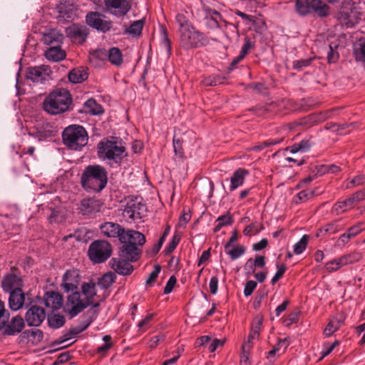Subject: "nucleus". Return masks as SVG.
Segmentation results:
<instances>
[{"instance_id":"1","label":"nucleus","mask_w":365,"mask_h":365,"mask_svg":"<svg viewBox=\"0 0 365 365\" xmlns=\"http://www.w3.org/2000/svg\"><path fill=\"white\" fill-rule=\"evenodd\" d=\"M107 175L104 167L100 165H88L81 174V186L87 192H99L107 185Z\"/></svg>"},{"instance_id":"2","label":"nucleus","mask_w":365,"mask_h":365,"mask_svg":"<svg viewBox=\"0 0 365 365\" xmlns=\"http://www.w3.org/2000/svg\"><path fill=\"white\" fill-rule=\"evenodd\" d=\"M71 104L72 97L70 92L65 88H58L46 97L43 108L49 114L58 115L67 111Z\"/></svg>"},{"instance_id":"3","label":"nucleus","mask_w":365,"mask_h":365,"mask_svg":"<svg viewBox=\"0 0 365 365\" xmlns=\"http://www.w3.org/2000/svg\"><path fill=\"white\" fill-rule=\"evenodd\" d=\"M62 140L68 148L78 150L88 143V136L83 126L79 125H71L63 130L62 133Z\"/></svg>"},{"instance_id":"4","label":"nucleus","mask_w":365,"mask_h":365,"mask_svg":"<svg viewBox=\"0 0 365 365\" xmlns=\"http://www.w3.org/2000/svg\"><path fill=\"white\" fill-rule=\"evenodd\" d=\"M98 155L100 158L120 161L126 155L125 148L115 138L101 140L98 144Z\"/></svg>"},{"instance_id":"5","label":"nucleus","mask_w":365,"mask_h":365,"mask_svg":"<svg viewBox=\"0 0 365 365\" xmlns=\"http://www.w3.org/2000/svg\"><path fill=\"white\" fill-rule=\"evenodd\" d=\"M181 44L186 48L205 46L210 43L209 38L192 26L179 29Z\"/></svg>"},{"instance_id":"6","label":"nucleus","mask_w":365,"mask_h":365,"mask_svg":"<svg viewBox=\"0 0 365 365\" xmlns=\"http://www.w3.org/2000/svg\"><path fill=\"white\" fill-rule=\"evenodd\" d=\"M113 247L106 240H98L93 241L88 247V257L95 264L105 262L112 255Z\"/></svg>"},{"instance_id":"7","label":"nucleus","mask_w":365,"mask_h":365,"mask_svg":"<svg viewBox=\"0 0 365 365\" xmlns=\"http://www.w3.org/2000/svg\"><path fill=\"white\" fill-rule=\"evenodd\" d=\"M339 24L346 28H352L359 24L361 19V13L350 1H345L336 14Z\"/></svg>"},{"instance_id":"8","label":"nucleus","mask_w":365,"mask_h":365,"mask_svg":"<svg viewBox=\"0 0 365 365\" xmlns=\"http://www.w3.org/2000/svg\"><path fill=\"white\" fill-rule=\"evenodd\" d=\"M195 16L198 21L204 24L209 29H215L220 26L222 15L205 4H202L201 8L196 10Z\"/></svg>"},{"instance_id":"9","label":"nucleus","mask_w":365,"mask_h":365,"mask_svg":"<svg viewBox=\"0 0 365 365\" xmlns=\"http://www.w3.org/2000/svg\"><path fill=\"white\" fill-rule=\"evenodd\" d=\"M147 211L145 204L142 202V199L139 197H131L127 202L123 210L124 217L135 221L142 219Z\"/></svg>"},{"instance_id":"10","label":"nucleus","mask_w":365,"mask_h":365,"mask_svg":"<svg viewBox=\"0 0 365 365\" xmlns=\"http://www.w3.org/2000/svg\"><path fill=\"white\" fill-rule=\"evenodd\" d=\"M86 307H88V306L81 298V293L75 290L67 297L64 311L72 318L78 315Z\"/></svg>"},{"instance_id":"11","label":"nucleus","mask_w":365,"mask_h":365,"mask_svg":"<svg viewBox=\"0 0 365 365\" xmlns=\"http://www.w3.org/2000/svg\"><path fill=\"white\" fill-rule=\"evenodd\" d=\"M86 21L88 26L103 33L108 31L113 25L111 21L107 20L105 16L96 11L89 12L86 16Z\"/></svg>"},{"instance_id":"12","label":"nucleus","mask_w":365,"mask_h":365,"mask_svg":"<svg viewBox=\"0 0 365 365\" xmlns=\"http://www.w3.org/2000/svg\"><path fill=\"white\" fill-rule=\"evenodd\" d=\"M361 258V255L359 252L350 253L341 256L337 259H334L326 263L325 269L329 272L337 271L343 266L353 264L359 261Z\"/></svg>"},{"instance_id":"13","label":"nucleus","mask_w":365,"mask_h":365,"mask_svg":"<svg viewBox=\"0 0 365 365\" xmlns=\"http://www.w3.org/2000/svg\"><path fill=\"white\" fill-rule=\"evenodd\" d=\"M79 270L76 268L67 269L62 277L61 288L65 292H73L78 289L80 283Z\"/></svg>"},{"instance_id":"14","label":"nucleus","mask_w":365,"mask_h":365,"mask_svg":"<svg viewBox=\"0 0 365 365\" xmlns=\"http://www.w3.org/2000/svg\"><path fill=\"white\" fill-rule=\"evenodd\" d=\"M102 202L94 197L83 199L79 205V212L83 215L90 217L101 211Z\"/></svg>"},{"instance_id":"15","label":"nucleus","mask_w":365,"mask_h":365,"mask_svg":"<svg viewBox=\"0 0 365 365\" xmlns=\"http://www.w3.org/2000/svg\"><path fill=\"white\" fill-rule=\"evenodd\" d=\"M46 318V312L43 308L33 305L26 312L25 320L29 326L38 327Z\"/></svg>"},{"instance_id":"16","label":"nucleus","mask_w":365,"mask_h":365,"mask_svg":"<svg viewBox=\"0 0 365 365\" xmlns=\"http://www.w3.org/2000/svg\"><path fill=\"white\" fill-rule=\"evenodd\" d=\"M51 72V68L48 66L41 65L29 67L26 71V77L34 83H41L47 78Z\"/></svg>"},{"instance_id":"17","label":"nucleus","mask_w":365,"mask_h":365,"mask_svg":"<svg viewBox=\"0 0 365 365\" xmlns=\"http://www.w3.org/2000/svg\"><path fill=\"white\" fill-rule=\"evenodd\" d=\"M66 33L73 42L78 44L83 43L88 35V29L85 26L79 24H73L68 26Z\"/></svg>"},{"instance_id":"18","label":"nucleus","mask_w":365,"mask_h":365,"mask_svg":"<svg viewBox=\"0 0 365 365\" xmlns=\"http://www.w3.org/2000/svg\"><path fill=\"white\" fill-rule=\"evenodd\" d=\"M60 16L67 21H73L78 17V6L73 0H62L58 5Z\"/></svg>"},{"instance_id":"19","label":"nucleus","mask_w":365,"mask_h":365,"mask_svg":"<svg viewBox=\"0 0 365 365\" xmlns=\"http://www.w3.org/2000/svg\"><path fill=\"white\" fill-rule=\"evenodd\" d=\"M106 9L116 16L125 15L130 9L128 0H104Z\"/></svg>"},{"instance_id":"20","label":"nucleus","mask_w":365,"mask_h":365,"mask_svg":"<svg viewBox=\"0 0 365 365\" xmlns=\"http://www.w3.org/2000/svg\"><path fill=\"white\" fill-rule=\"evenodd\" d=\"M109 264L112 269L120 275H129L133 271V266L125 259L120 257H113Z\"/></svg>"},{"instance_id":"21","label":"nucleus","mask_w":365,"mask_h":365,"mask_svg":"<svg viewBox=\"0 0 365 365\" xmlns=\"http://www.w3.org/2000/svg\"><path fill=\"white\" fill-rule=\"evenodd\" d=\"M360 194L359 192H356L353 194L350 197L336 202L331 208V213L336 215H341L346 211L351 209L355 202L359 201Z\"/></svg>"},{"instance_id":"22","label":"nucleus","mask_w":365,"mask_h":365,"mask_svg":"<svg viewBox=\"0 0 365 365\" xmlns=\"http://www.w3.org/2000/svg\"><path fill=\"white\" fill-rule=\"evenodd\" d=\"M25 323L23 318L20 316H16L11 319L7 324H4L2 333L4 335L13 336L20 333L24 328Z\"/></svg>"},{"instance_id":"23","label":"nucleus","mask_w":365,"mask_h":365,"mask_svg":"<svg viewBox=\"0 0 365 365\" xmlns=\"http://www.w3.org/2000/svg\"><path fill=\"white\" fill-rule=\"evenodd\" d=\"M1 286L6 292L21 289L23 286L21 277L14 273L7 274L3 277Z\"/></svg>"},{"instance_id":"24","label":"nucleus","mask_w":365,"mask_h":365,"mask_svg":"<svg viewBox=\"0 0 365 365\" xmlns=\"http://www.w3.org/2000/svg\"><path fill=\"white\" fill-rule=\"evenodd\" d=\"M101 233L109 238H120L123 235L125 229L118 223L107 222L100 226Z\"/></svg>"},{"instance_id":"25","label":"nucleus","mask_w":365,"mask_h":365,"mask_svg":"<svg viewBox=\"0 0 365 365\" xmlns=\"http://www.w3.org/2000/svg\"><path fill=\"white\" fill-rule=\"evenodd\" d=\"M123 244L124 245L119 249V256L125 259L130 262L137 261L140 257L141 250L135 245L126 243Z\"/></svg>"},{"instance_id":"26","label":"nucleus","mask_w":365,"mask_h":365,"mask_svg":"<svg viewBox=\"0 0 365 365\" xmlns=\"http://www.w3.org/2000/svg\"><path fill=\"white\" fill-rule=\"evenodd\" d=\"M145 237L141 232L133 230L124 231L123 235L120 238L121 243L132 244L135 246H142L145 242Z\"/></svg>"},{"instance_id":"27","label":"nucleus","mask_w":365,"mask_h":365,"mask_svg":"<svg viewBox=\"0 0 365 365\" xmlns=\"http://www.w3.org/2000/svg\"><path fill=\"white\" fill-rule=\"evenodd\" d=\"M81 291L82 294L84 297L83 298V301L85 302V304H87V306L93 305V307H98L99 306V303H93L94 302V297H96L97 294L96 284L93 282H87L83 283L81 286Z\"/></svg>"},{"instance_id":"28","label":"nucleus","mask_w":365,"mask_h":365,"mask_svg":"<svg viewBox=\"0 0 365 365\" xmlns=\"http://www.w3.org/2000/svg\"><path fill=\"white\" fill-rule=\"evenodd\" d=\"M43 336V332L39 329L26 330L19 337V344H27L31 343L33 345L37 344L42 340Z\"/></svg>"},{"instance_id":"29","label":"nucleus","mask_w":365,"mask_h":365,"mask_svg":"<svg viewBox=\"0 0 365 365\" xmlns=\"http://www.w3.org/2000/svg\"><path fill=\"white\" fill-rule=\"evenodd\" d=\"M63 302V297L58 292H48L44 296V302L46 306L53 310H57L61 308Z\"/></svg>"},{"instance_id":"30","label":"nucleus","mask_w":365,"mask_h":365,"mask_svg":"<svg viewBox=\"0 0 365 365\" xmlns=\"http://www.w3.org/2000/svg\"><path fill=\"white\" fill-rule=\"evenodd\" d=\"M9 293V303L10 308L15 311L20 309L23 307L25 300V295L22 289L14 290Z\"/></svg>"},{"instance_id":"31","label":"nucleus","mask_w":365,"mask_h":365,"mask_svg":"<svg viewBox=\"0 0 365 365\" xmlns=\"http://www.w3.org/2000/svg\"><path fill=\"white\" fill-rule=\"evenodd\" d=\"M64 39L63 34L57 29H50L42 37V41L47 45L61 44Z\"/></svg>"},{"instance_id":"32","label":"nucleus","mask_w":365,"mask_h":365,"mask_svg":"<svg viewBox=\"0 0 365 365\" xmlns=\"http://www.w3.org/2000/svg\"><path fill=\"white\" fill-rule=\"evenodd\" d=\"M249 175V171L245 168L237 169L230 178V190L233 191L242 185L245 177Z\"/></svg>"},{"instance_id":"33","label":"nucleus","mask_w":365,"mask_h":365,"mask_svg":"<svg viewBox=\"0 0 365 365\" xmlns=\"http://www.w3.org/2000/svg\"><path fill=\"white\" fill-rule=\"evenodd\" d=\"M66 56V52L61 49L60 44L50 47L45 52V57L54 62L63 60Z\"/></svg>"},{"instance_id":"34","label":"nucleus","mask_w":365,"mask_h":365,"mask_svg":"<svg viewBox=\"0 0 365 365\" xmlns=\"http://www.w3.org/2000/svg\"><path fill=\"white\" fill-rule=\"evenodd\" d=\"M311 7L319 16L325 17L330 13L329 6L321 0H312Z\"/></svg>"},{"instance_id":"35","label":"nucleus","mask_w":365,"mask_h":365,"mask_svg":"<svg viewBox=\"0 0 365 365\" xmlns=\"http://www.w3.org/2000/svg\"><path fill=\"white\" fill-rule=\"evenodd\" d=\"M88 78L86 71L81 67L71 70L68 73V79L71 83H79Z\"/></svg>"},{"instance_id":"36","label":"nucleus","mask_w":365,"mask_h":365,"mask_svg":"<svg viewBox=\"0 0 365 365\" xmlns=\"http://www.w3.org/2000/svg\"><path fill=\"white\" fill-rule=\"evenodd\" d=\"M353 53L356 61L365 63V38H360L354 43Z\"/></svg>"},{"instance_id":"37","label":"nucleus","mask_w":365,"mask_h":365,"mask_svg":"<svg viewBox=\"0 0 365 365\" xmlns=\"http://www.w3.org/2000/svg\"><path fill=\"white\" fill-rule=\"evenodd\" d=\"M108 59L112 65L115 66H120L123 63L122 52L117 47H113L108 51Z\"/></svg>"},{"instance_id":"38","label":"nucleus","mask_w":365,"mask_h":365,"mask_svg":"<svg viewBox=\"0 0 365 365\" xmlns=\"http://www.w3.org/2000/svg\"><path fill=\"white\" fill-rule=\"evenodd\" d=\"M342 229L343 226L340 225L339 222L334 221L319 228L316 233V236L319 237L326 233L335 234L341 231Z\"/></svg>"},{"instance_id":"39","label":"nucleus","mask_w":365,"mask_h":365,"mask_svg":"<svg viewBox=\"0 0 365 365\" xmlns=\"http://www.w3.org/2000/svg\"><path fill=\"white\" fill-rule=\"evenodd\" d=\"M234 220L230 212H227L226 214L221 215L215 220L216 225L213 229L214 232H219L222 227L227 225H230L233 223Z\"/></svg>"},{"instance_id":"40","label":"nucleus","mask_w":365,"mask_h":365,"mask_svg":"<svg viewBox=\"0 0 365 365\" xmlns=\"http://www.w3.org/2000/svg\"><path fill=\"white\" fill-rule=\"evenodd\" d=\"M116 276L113 272H107L99 279L98 282V286L103 289H108L115 282Z\"/></svg>"},{"instance_id":"41","label":"nucleus","mask_w":365,"mask_h":365,"mask_svg":"<svg viewBox=\"0 0 365 365\" xmlns=\"http://www.w3.org/2000/svg\"><path fill=\"white\" fill-rule=\"evenodd\" d=\"M143 28V21H135L130 26L125 29V33L133 36H140Z\"/></svg>"},{"instance_id":"42","label":"nucleus","mask_w":365,"mask_h":365,"mask_svg":"<svg viewBox=\"0 0 365 365\" xmlns=\"http://www.w3.org/2000/svg\"><path fill=\"white\" fill-rule=\"evenodd\" d=\"M85 106L89 112L94 115H99L103 113V107L98 104L93 98L88 99L85 103Z\"/></svg>"},{"instance_id":"43","label":"nucleus","mask_w":365,"mask_h":365,"mask_svg":"<svg viewBox=\"0 0 365 365\" xmlns=\"http://www.w3.org/2000/svg\"><path fill=\"white\" fill-rule=\"evenodd\" d=\"M296 10L301 15H306L311 12V2L308 0H297L296 1Z\"/></svg>"},{"instance_id":"44","label":"nucleus","mask_w":365,"mask_h":365,"mask_svg":"<svg viewBox=\"0 0 365 365\" xmlns=\"http://www.w3.org/2000/svg\"><path fill=\"white\" fill-rule=\"evenodd\" d=\"M48 322L51 327L58 329L63 326L66 320L63 315L55 314L48 317Z\"/></svg>"},{"instance_id":"45","label":"nucleus","mask_w":365,"mask_h":365,"mask_svg":"<svg viewBox=\"0 0 365 365\" xmlns=\"http://www.w3.org/2000/svg\"><path fill=\"white\" fill-rule=\"evenodd\" d=\"M187 11L179 13L176 15L175 19L177 23L180 26V29H186L188 27L192 26L190 22Z\"/></svg>"},{"instance_id":"46","label":"nucleus","mask_w":365,"mask_h":365,"mask_svg":"<svg viewBox=\"0 0 365 365\" xmlns=\"http://www.w3.org/2000/svg\"><path fill=\"white\" fill-rule=\"evenodd\" d=\"M262 321H263L262 317H259V316L256 317L254 319L252 324V327H251V331H250L251 337L259 338V333L261 331V327L262 325Z\"/></svg>"},{"instance_id":"47","label":"nucleus","mask_w":365,"mask_h":365,"mask_svg":"<svg viewBox=\"0 0 365 365\" xmlns=\"http://www.w3.org/2000/svg\"><path fill=\"white\" fill-rule=\"evenodd\" d=\"M309 240V235H303L302 237L300 239V240L299 242H297L294 245V252L296 255L302 254L305 250Z\"/></svg>"},{"instance_id":"48","label":"nucleus","mask_w":365,"mask_h":365,"mask_svg":"<svg viewBox=\"0 0 365 365\" xmlns=\"http://www.w3.org/2000/svg\"><path fill=\"white\" fill-rule=\"evenodd\" d=\"M264 228L262 224L258 222L252 223L245 227L243 234L246 236H251L259 233Z\"/></svg>"},{"instance_id":"49","label":"nucleus","mask_w":365,"mask_h":365,"mask_svg":"<svg viewBox=\"0 0 365 365\" xmlns=\"http://www.w3.org/2000/svg\"><path fill=\"white\" fill-rule=\"evenodd\" d=\"M225 252L230 255L232 260H235L245 252V247L242 245H237L232 249L229 248L227 250H225Z\"/></svg>"},{"instance_id":"50","label":"nucleus","mask_w":365,"mask_h":365,"mask_svg":"<svg viewBox=\"0 0 365 365\" xmlns=\"http://www.w3.org/2000/svg\"><path fill=\"white\" fill-rule=\"evenodd\" d=\"M225 78L220 76H213L204 78L202 83L205 86H216L223 83Z\"/></svg>"},{"instance_id":"51","label":"nucleus","mask_w":365,"mask_h":365,"mask_svg":"<svg viewBox=\"0 0 365 365\" xmlns=\"http://www.w3.org/2000/svg\"><path fill=\"white\" fill-rule=\"evenodd\" d=\"M252 349V345L250 344H242V353L240 356V364L241 365H250V362L249 360V356L250 350Z\"/></svg>"},{"instance_id":"52","label":"nucleus","mask_w":365,"mask_h":365,"mask_svg":"<svg viewBox=\"0 0 365 365\" xmlns=\"http://www.w3.org/2000/svg\"><path fill=\"white\" fill-rule=\"evenodd\" d=\"M312 58L300 59L293 61L292 67L294 70L301 71L303 68L308 67L313 61Z\"/></svg>"},{"instance_id":"53","label":"nucleus","mask_w":365,"mask_h":365,"mask_svg":"<svg viewBox=\"0 0 365 365\" xmlns=\"http://www.w3.org/2000/svg\"><path fill=\"white\" fill-rule=\"evenodd\" d=\"M281 141H282V140H265L262 143H260L252 147L251 148H250V150H256V151L262 150V149H264L267 147H269V146L278 144Z\"/></svg>"},{"instance_id":"54","label":"nucleus","mask_w":365,"mask_h":365,"mask_svg":"<svg viewBox=\"0 0 365 365\" xmlns=\"http://www.w3.org/2000/svg\"><path fill=\"white\" fill-rule=\"evenodd\" d=\"M9 312L5 309L4 303L0 300V330L3 328L4 324L8 321Z\"/></svg>"},{"instance_id":"55","label":"nucleus","mask_w":365,"mask_h":365,"mask_svg":"<svg viewBox=\"0 0 365 365\" xmlns=\"http://www.w3.org/2000/svg\"><path fill=\"white\" fill-rule=\"evenodd\" d=\"M300 311L296 309L289 314V316L284 319V323L287 327H289L294 323H297L299 320Z\"/></svg>"},{"instance_id":"56","label":"nucleus","mask_w":365,"mask_h":365,"mask_svg":"<svg viewBox=\"0 0 365 365\" xmlns=\"http://www.w3.org/2000/svg\"><path fill=\"white\" fill-rule=\"evenodd\" d=\"M173 142L175 155H178L180 158H182L184 154L182 148L183 140L180 138L176 139L174 138Z\"/></svg>"},{"instance_id":"57","label":"nucleus","mask_w":365,"mask_h":365,"mask_svg":"<svg viewBox=\"0 0 365 365\" xmlns=\"http://www.w3.org/2000/svg\"><path fill=\"white\" fill-rule=\"evenodd\" d=\"M277 271L272 279V284H274L279 279L282 277L286 272L287 267L284 264H277Z\"/></svg>"},{"instance_id":"58","label":"nucleus","mask_w":365,"mask_h":365,"mask_svg":"<svg viewBox=\"0 0 365 365\" xmlns=\"http://www.w3.org/2000/svg\"><path fill=\"white\" fill-rule=\"evenodd\" d=\"M314 195V191L309 190H304L301 192H299L296 197L298 199V200H296V202H301L306 201L307 199L313 197Z\"/></svg>"},{"instance_id":"59","label":"nucleus","mask_w":365,"mask_h":365,"mask_svg":"<svg viewBox=\"0 0 365 365\" xmlns=\"http://www.w3.org/2000/svg\"><path fill=\"white\" fill-rule=\"evenodd\" d=\"M160 270L161 267L159 264H155L154 267V270L150 274L148 279L146 280V284L148 285H152L155 282Z\"/></svg>"},{"instance_id":"60","label":"nucleus","mask_w":365,"mask_h":365,"mask_svg":"<svg viewBox=\"0 0 365 365\" xmlns=\"http://www.w3.org/2000/svg\"><path fill=\"white\" fill-rule=\"evenodd\" d=\"M339 329V326L334 321H330L324 330V334L329 336Z\"/></svg>"},{"instance_id":"61","label":"nucleus","mask_w":365,"mask_h":365,"mask_svg":"<svg viewBox=\"0 0 365 365\" xmlns=\"http://www.w3.org/2000/svg\"><path fill=\"white\" fill-rule=\"evenodd\" d=\"M180 240V237L178 235H175L172 240L170 242L169 245L165 249L166 254H170L174 251V250L176 248L178 244L179 243Z\"/></svg>"},{"instance_id":"62","label":"nucleus","mask_w":365,"mask_h":365,"mask_svg":"<svg viewBox=\"0 0 365 365\" xmlns=\"http://www.w3.org/2000/svg\"><path fill=\"white\" fill-rule=\"evenodd\" d=\"M257 284L255 281L249 280L247 282L244 289V294L246 297L250 296L255 289Z\"/></svg>"},{"instance_id":"63","label":"nucleus","mask_w":365,"mask_h":365,"mask_svg":"<svg viewBox=\"0 0 365 365\" xmlns=\"http://www.w3.org/2000/svg\"><path fill=\"white\" fill-rule=\"evenodd\" d=\"M91 57L92 58H97L103 60L108 58V51L104 48H100L91 53Z\"/></svg>"},{"instance_id":"64","label":"nucleus","mask_w":365,"mask_h":365,"mask_svg":"<svg viewBox=\"0 0 365 365\" xmlns=\"http://www.w3.org/2000/svg\"><path fill=\"white\" fill-rule=\"evenodd\" d=\"M165 339V336L164 334L154 336L150 339L148 346L150 349H154L160 344V342L164 341Z\"/></svg>"}]
</instances>
